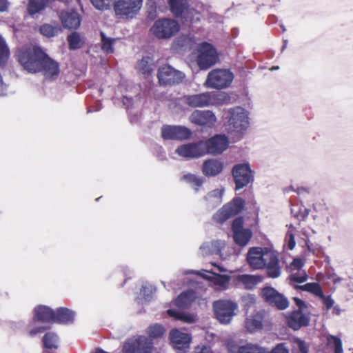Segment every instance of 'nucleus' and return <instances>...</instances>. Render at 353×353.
I'll return each mask as SVG.
<instances>
[{"instance_id": "obj_1", "label": "nucleus", "mask_w": 353, "mask_h": 353, "mask_svg": "<svg viewBox=\"0 0 353 353\" xmlns=\"http://www.w3.org/2000/svg\"><path fill=\"white\" fill-rule=\"evenodd\" d=\"M18 61L30 73H42L46 79H54L59 74V64L38 46L23 47L18 54Z\"/></svg>"}, {"instance_id": "obj_2", "label": "nucleus", "mask_w": 353, "mask_h": 353, "mask_svg": "<svg viewBox=\"0 0 353 353\" xmlns=\"http://www.w3.org/2000/svg\"><path fill=\"white\" fill-rule=\"evenodd\" d=\"M250 125L248 112L241 107H235L228 110L225 129L234 141L242 138Z\"/></svg>"}, {"instance_id": "obj_3", "label": "nucleus", "mask_w": 353, "mask_h": 353, "mask_svg": "<svg viewBox=\"0 0 353 353\" xmlns=\"http://www.w3.org/2000/svg\"><path fill=\"white\" fill-rule=\"evenodd\" d=\"M278 252L267 247H252L247 253L249 265H279Z\"/></svg>"}, {"instance_id": "obj_4", "label": "nucleus", "mask_w": 353, "mask_h": 353, "mask_svg": "<svg viewBox=\"0 0 353 353\" xmlns=\"http://www.w3.org/2000/svg\"><path fill=\"white\" fill-rule=\"evenodd\" d=\"M221 94L214 92L185 95L179 101L192 108H203L210 105H219L222 103L223 98Z\"/></svg>"}, {"instance_id": "obj_5", "label": "nucleus", "mask_w": 353, "mask_h": 353, "mask_svg": "<svg viewBox=\"0 0 353 353\" xmlns=\"http://www.w3.org/2000/svg\"><path fill=\"white\" fill-rule=\"evenodd\" d=\"M294 303L298 309L292 311L286 318L288 325L294 330L308 325L310 320L307 305L303 300L294 297Z\"/></svg>"}, {"instance_id": "obj_6", "label": "nucleus", "mask_w": 353, "mask_h": 353, "mask_svg": "<svg viewBox=\"0 0 353 353\" xmlns=\"http://www.w3.org/2000/svg\"><path fill=\"white\" fill-rule=\"evenodd\" d=\"M234 79V74L229 70L214 69L210 71L205 81V86L221 90L228 88Z\"/></svg>"}, {"instance_id": "obj_7", "label": "nucleus", "mask_w": 353, "mask_h": 353, "mask_svg": "<svg viewBox=\"0 0 353 353\" xmlns=\"http://www.w3.org/2000/svg\"><path fill=\"white\" fill-rule=\"evenodd\" d=\"M212 305L216 319L223 324H228L231 321L238 308L235 302L226 299L214 301Z\"/></svg>"}, {"instance_id": "obj_8", "label": "nucleus", "mask_w": 353, "mask_h": 353, "mask_svg": "<svg viewBox=\"0 0 353 353\" xmlns=\"http://www.w3.org/2000/svg\"><path fill=\"white\" fill-rule=\"evenodd\" d=\"M219 61L214 47L208 43H202L198 48L196 63L201 70H207Z\"/></svg>"}, {"instance_id": "obj_9", "label": "nucleus", "mask_w": 353, "mask_h": 353, "mask_svg": "<svg viewBox=\"0 0 353 353\" xmlns=\"http://www.w3.org/2000/svg\"><path fill=\"white\" fill-rule=\"evenodd\" d=\"M261 296L266 303L279 310H285L289 306L288 299L272 287L263 288L261 291Z\"/></svg>"}, {"instance_id": "obj_10", "label": "nucleus", "mask_w": 353, "mask_h": 353, "mask_svg": "<svg viewBox=\"0 0 353 353\" xmlns=\"http://www.w3.org/2000/svg\"><path fill=\"white\" fill-rule=\"evenodd\" d=\"M179 30V23L173 19H162L155 21L151 28L152 33L159 39L172 37Z\"/></svg>"}, {"instance_id": "obj_11", "label": "nucleus", "mask_w": 353, "mask_h": 353, "mask_svg": "<svg viewBox=\"0 0 353 353\" xmlns=\"http://www.w3.org/2000/svg\"><path fill=\"white\" fill-rule=\"evenodd\" d=\"M232 174L236 184V190L247 186L254 180L253 172L248 163L235 165L232 170Z\"/></svg>"}, {"instance_id": "obj_12", "label": "nucleus", "mask_w": 353, "mask_h": 353, "mask_svg": "<svg viewBox=\"0 0 353 353\" xmlns=\"http://www.w3.org/2000/svg\"><path fill=\"white\" fill-rule=\"evenodd\" d=\"M245 201L241 198H236L225 205L213 216L215 221L222 223L232 216L239 213L244 207Z\"/></svg>"}, {"instance_id": "obj_13", "label": "nucleus", "mask_w": 353, "mask_h": 353, "mask_svg": "<svg viewBox=\"0 0 353 353\" xmlns=\"http://www.w3.org/2000/svg\"><path fill=\"white\" fill-rule=\"evenodd\" d=\"M157 77L161 85H171L179 84L183 80L185 74L169 65L159 68Z\"/></svg>"}, {"instance_id": "obj_14", "label": "nucleus", "mask_w": 353, "mask_h": 353, "mask_svg": "<svg viewBox=\"0 0 353 353\" xmlns=\"http://www.w3.org/2000/svg\"><path fill=\"white\" fill-rule=\"evenodd\" d=\"M270 323L269 314L265 310H261L246 318L245 327L249 332L253 333L270 325Z\"/></svg>"}, {"instance_id": "obj_15", "label": "nucleus", "mask_w": 353, "mask_h": 353, "mask_svg": "<svg viewBox=\"0 0 353 353\" xmlns=\"http://www.w3.org/2000/svg\"><path fill=\"white\" fill-rule=\"evenodd\" d=\"M201 143L204 145V155L221 154L228 147V139L225 134H217Z\"/></svg>"}, {"instance_id": "obj_16", "label": "nucleus", "mask_w": 353, "mask_h": 353, "mask_svg": "<svg viewBox=\"0 0 353 353\" xmlns=\"http://www.w3.org/2000/svg\"><path fill=\"white\" fill-rule=\"evenodd\" d=\"M243 219L238 217L233 221L232 229L234 240L239 246L246 245L252 237V232L250 229L243 228Z\"/></svg>"}, {"instance_id": "obj_17", "label": "nucleus", "mask_w": 353, "mask_h": 353, "mask_svg": "<svg viewBox=\"0 0 353 353\" xmlns=\"http://www.w3.org/2000/svg\"><path fill=\"white\" fill-rule=\"evenodd\" d=\"M142 2L143 0H117L114 4L115 14L119 17L136 14L141 9Z\"/></svg>"}, {"instance_id": "obj_18", "label": "nucleus", "mask_w": 353, "mask_h": 353, "mask_svg": "<svg viewBox=\"0 0 353 353\" xmlns=\"http://www.w3.org/2000/svg\"><path fill=\"white\" fill-rule=\"evenodd\" d=\"M191 134L190 129L181 125H163L161 128L164 139L184 140L188 139Z\"/></svg>"}, {"instance_id": "obj_19", "label": "nucleus", "mask_w": 353, "mask_h": 353, "mask_svg": "<svg viewBox=\"0 0 353 353\" xmlns=\"http://www.w3.org/2000/svg\"><path fill=\"white\" fill-rule=\"evenodd\" d=\"M152 343L146 336H139L124 347V353H151Z\"/></svg>"}, {"instance_id": "obj_20", "label": "nucleus", "mask_w": 353, "mask_h": 353, "mask_svg": "<svg viewBox=\"0 0 353 353\" xmlns=\"http://www.w3.org/2000/svg\"><path fill=\"white\" fill-rule=\"evenodd\" d=\"M169 338L172 347L183 352L189 349L192 340L189 334L183 333L177 329H173L170 331Z\"/></svg>"}, {"instance_id": "obj_21", "label": "nucleus", "mask_w": 353, "mask_h": 353, "mask_svg": "<svg viewBox=\"0 0 353 353\" xmlns=\"http://www.w3.org/2000/svg\"><path fill=\"white\" fill-rule=\"evenodd\" d=\"M190 120L196 125L212 128L216 122V117L210 110H195L191 114Z\"/></svg>"}, {"instance_id": "obj_22", "label": "nucleus", "mask_w": 353, "mask_h": 353, "mask_svg": "<svg viewBox=\"0 0 353 353\" xmlns=\"http://www.w3.org/2000/svg\"><path fill=\"white\" fill-rule=\"evenodd\" d=\"M203 144L201 141L194 143L184 144L179 146L176 153L185 159L198 158L204 155Z\"/></svg>"}, {"instance_id": "obj_23", "label": "nucleus", "mask_w": 353, "mask_h": 353, "mask_svg": "<svg viewBox=\"0 0 353 353\" xmlns=\"http://www.w3.org/2000/svg\"><path fill=\"white\" fill-rule=\"evenodd\" d=\"M225 246V243L223 241L205 242L200 246L199 252L203 256L218 255L220 259H225L227 256L222 253Z\"/></svg>"}, {"instance_id": "obj_24", "label": "nucleus", "mask_w": 353, "mask_h": 353, "mask_svg": "<svg viewBox=\"0 0 353 353\" xmlns=\"http://www.w3.org/2000/svg\"><path fill=\"white\" fill-rule=\"evenodd\" d=\"M54 310L46 305H38L34 309V320L45 323H54Z\"/></svg>"}, {"instance_id": "obj_25", "label": "nucleus", "mask_w": 353, "mask_h": 353, "mask_svg": "<svg viewBox=\"0 0 353 353\" xmlns=\"http://www.w3.org/2000/svg\"><path fill=\"white\" fill-rule=\"evenodd\" d=\"M60 19L63 26L68 29H77L81 24V19L79 14L74 11H62Z\"/></svg>"}, {"instance_id": "obj_26", "label": "nucleus", "mask_w": 353, "mask_h": 353, "mask_svg": "<svg viewBox=\"0 0 353 353\" xmlns=\"http://www.w3.org/2000/svg\"><path fill=\"white\" fill-rule=\"evenodd\" d=\"M223 164L216 159H209L203 162L202 172L207 176H213L221 172Z\"/></svg>"}, {"instance_id": "obj_27", "label": "nucleus", "mask_w": 353, "mask_h": 353, "mask_svg": "<svg viewBox=\"0 0 353 353\" xmlns=\"http://www.w3.org/2000/svg\"><path fill=\"white\" fill-rule=\"evenodd\" d=\"M195 299V292L193 290H186L178 295L174 301V305L179 309H187Z\"/></svg>"}, {"instance_id": "obj_28", "label": "nucleus", "mask_w": 353, "mask_h": 353, "mask_svg": "<svg viewBox=\"0 0 353 353\" xmlns=\"http://www.w3.org/2000/svg\"><path fill=\"white\" fill-rule=\"evenodd\" d=\"M75 313L66 307H59L54 310V323L59 324H69L74 321Z\"/></svg>"}, {"instance_id": "obj_29", "label": "nucleus", "mask_w": 353, "mask_h": 353, "mask_svg": "<svg viewBox=\"0 0 353 353\" xmlns=\"http://www.w3.org/2000/svg\"><path fill=\"white\" fill-rule=\"evenodd\" d=\"M287 271L290 272L288 279L290 281L301 283L306 281L308 276L303 266H285Z\"/></svg>"}, {"instance_id": "obj_30", "label": "nucleus", "mask_w": 353, "mask_h": 353, "mask_svg": "<svg viewBox=\"0 0 353 353\" xmlns=\"http://www.w3.org/2000/svg\"><path fill=\"white\" fill-rule=\"evenodd\" d=\"M236 279L244 285L245 289L253 290L258 283L263 281L264 276L261 275L240 274L237 276Z\"/></svg>"}, {"instance_id": "obj_31", "label": "nucleus", "mask_w": 353, "mask_h": 353, "mask_svg": "<svg viewBox=\"0 0 353 353\" xmlns=\"http://www.w3.org/2000/svg\"><path fill=\"white\" fill-rule=\"evenodd\" d=\"M154 61L150 56H144L138 61L136 68L139 73L149 76L153 71Z\"/></svg>"}, {"instance_id": "obj_32", "label": "nucleus", "mask_w": 353, "mask_h": 353, "mask_svg": "<svg viewBox=\"0 0 353 353\" xmlns=\"http://www.w3.org/2000/svg\"><path fill=\"white\" fill-rule=\"evenodd\" d=\"M170 11L179 17L188 8L189 0H168Z\"/></svg>"}, {"instance_id": "obj_33", "label": "nucleus", "mask_w": 353, "mask_h": 353, "mask_svg": "<svg viewBox=\"0 0 353 353\" xmlns=\"http://www.w3.org/2000/svg\"><path fill=\"white\" fill-rule=\"evenodd\" d=\"M205 278L211 281L214 285L217 286L220 290L227 289L230 281V276L221 275L215 273H211Z\"/></svg>"}, {"instance_id": "obj_34", "label": "nucleus", "mask_w": 353, "mask_h": 353, "mask_svg": "<svg viewBox=\"0 0 353 353\" xmlns=\"http://www.w3.org/2000/svg\"><path fill=\"white\" fill-rule=\"evenodd\" d=\"M43 347L46 349H57L59 347V337L52 332H47L42 339Z\"/></svg>"}, {"instance_id": "obj_35", "label": "nucleus", "mask_w": 353, "mask_h": 353, "mask_svg": "<svg viewBox=\"0 0 353 353\" xmlns=\"http://www.w3.org/2000/svg\"><path fill=\"white\" fill-rule=\"evenodd\" d=\"M168 315L176 320L181 321L184 323H192L194 322L195 318L193 314L181 312L176 310L169 309L166 311Z\"/></svg>"}, {"instance_id": "obj_36", "label": "nucleus", "mask_w": 353, "mask_h": 353, "mask_svg": "<svg viewBox=\"0 0 353 353\" xmlns=\"http://www.w3.org/2000/svg\"><path fill=\"white\" fill-rule=\"evenodd\" d=\"M69 48L70 50H77L81 48L84 43L85 39L79 32H74L68 36L67 38Z\"/></svg>"}, {"instance_id": "obj_37", "label": "nucleus", "mask_w": 353, "mask_h": 353, "mask_svg": "<svg viewBox=\"0 0 353 353\" xmlns=\"http://www.w3.org/2000/svg\"><path fill=\"white\" fill-rule=\"evenodd\" d=\"M223 192V189L214 190L205 196V199L212 206H216L222 202Z\"/></svg>"}, {"instance_id": "obj_38", "label": "nucleus", "mask_w": 353, "mask_h": 353, "mask_svg": "<svg viewBox=\"0 0 353 353\" xmlns=\"http://www.w3.org/2000/svg\"><path fill=\"white\" fill-rule=\"evenodd\" d=\"M164 333V327L159 323L150 325L146 330V334L152 339L161 338L163 336Z\"/></svg>"}, {"instance_id": "obj_39", "label": "nucleus", "mask_w": 353, "mask_h": 353, "mask_svg": "<svg viewBox=\"0 0 353 353\" xmlns=\"http://www.w3.org/2000/svg\"><path fill=\"white\" fill-rule=\"evenodd\" d=\"M48 0H30L28 4V12L30 14L33 15L43 10Z\"/></svg>"}, {"instance_id": "obj_40", "label": "nucleus", "mask_w": 353, "mask_h": 353, "mask_svg": "<svg viewBox=\"0 0 353 353\" xmlns=\"http://www.w3.org/2000/svg\"><path fill=\"white\" fill-rule=\"evenodd\" d=\"M101 37L102 50L106 54L113 53V46L116 41V39L106 37L103 32H101Z\"/></svg>"}, {"instance_id": "obj_41", "label": "nucleus", "mask_w": 353, "mask_h": 353, "mask_svg": "<svg viewBox=\"0 0 353 353\" xmlns=\"http://www.w3.org/2000/svg\"><path fill=\"white\" fill-rule=\"evenodd\" d=\"M182 180L190 184L196 191L198 190V188L202 185L204 181L203 178L192 174H184Z\"/></svg>"}, {"instance_id": "obj_42", "label": "nucleus", "mask_w": 353, "mask_h": 353, "mask_svg": "<svg viewBox=\"0 0 353 353\" xmlns=\"http://www.w3.org/2000/svg\"><path fill=\"white\" fill-rule=\"evenodd\" d=\"M297 288L302 290L309 292L318 297L323 296V292L320 284L318 283H307L303 285L298 286Z\"/></svg>"}, {"instance_id": "obj_43", "label": "nucleus", "mask_w": 353, "mask_h": 353, "mask_svg": "<svg viewBox=\"0 0 353 353\" xmlns=\"http://www.w3.org/2000/svg\"><path fill=\"white\" fill-rule=\"evenodd\" d=\"M327 345L333 349L334 353H343L342 341L339 337L333 335L327 336Z\"/></svg>"}, {"instance_id": "obj_44", "label": "nucleus", "mask_w": 353, "mask_h": 353, "mask_svg": "<svg viewBox=\"0 0 353 353\" xmlns=\"http://www.w3.org/2000/svg\"><path fill=\"white\" fill-rule=\"evenodd\" d=\"M291 213L299 221L304 220L308 215L309 211L303 206L293 205L291 208Z\"/></svg>"}, {"instance_id": "obj_45", "label": "nucleus", "mask_w": 353, "mask_h": 353, "mask_svg": "<svg viewBox=\"0 0 353 353\" xmlns=\"http://www.w3.org/2000/svg\"><path fill=\"white\" fill-rule=\"evenodd\" d=\"M10 51L4 39L0 35V65L4 66L9 58Z\"/></svg>"}, {"instance_id": "obj_46", "label": "nucleus", "mask_w": 353, "mask_h": 353, "mask_svg": "<svg viewBox=\"0 0 353 353\" xmlns=\"http://www.w3.org/2000/svg\"><path fill=\"white\" fill-rule=\"evenodd\" d=\"M40 32L47 37H52L58 34L60 28L58 26H52L50 24H43L40 27Z\"/></svg>"}, {"instance_id": "obj_47", "label": "nucleus", "mask_w": 353, "mask_h": 353, "mask_svg": "<svg viewBox=\"0 0 353 353\" xmlns=\"http://www.w3.org/2000/svg\"><path fill=\"white\" fill-rule=\"evenodd\" d=\"M240 353H267L265 348H263L257 345L248 343L245 345L241 346Z\"/></svg>"}, {"instance_id": "obj_48", "label": "nucleus", "mask_w": 353, "mask_h": 353, "mask_svg": "<svg viewBox=\"0 0 353 353\" xmlns=\"http://www.w3.org/2000/svg\"><path fill=\"white\" fill-rule=\"evenodd\" d=\"M93 6L99 10H109L115 0H90Z\"/></svg>"}, {"instance_id": "obj_49", "label": "nucleus", "mask_w": 353, "mask_h": 353, "mask_svg": "<svg viewBox=\"0 0 353 353\" xmlns=\"http://www.w3.org/2000/svg\"><path fill=\"white\" fill-rule=\"evenodd\" d=\"M254 269L266 268V274L268 277L277 278L281 274V266H253Z\"/></svg>"}, {"instance_id": "obj_50", "label": "nucleus", "mask_w": 353, "mask_h": 353, "mask_svg": "<svg viewBox=\"0 0 353 353\" xmlns=\"http://www.w3.org/2000/svg\"><path fill=\"white\" fill-rule=\"evenodd\" d=\"M241 303L243 308L248 310L256 304V297L254 294H246L241 298Z\"/></svg>"}, {"instance_id": "obj_51", "label": "nucleus", "mask_w": 353, "mask_h": 353, "mask_svg": "<svg viewBox=\"0 0 353 353\" xmlns=\"http://www.w3.org/2000/svg\"><path fill=\"white\" fill-rule=\"evenodd\" d=\"M294 230L295 228L292 225H290V230L288 231L285 237V241L287 243L288 248L291 250L294 249L296 245L294 240Z\"/></svg>"}, {"instance_id": "obj_52", "label": "nucleus", "mask_w": 353, "mask_h": 353, "mask_svg": "<svg viewBox=\"0 0 353 353\" xmlns=\"http://www.w3.org/2000/svg\"><path fill=\"white\" fill-rule=\"evenodd\" d=\"M270 353H290L288 347L285 343H281L277 344Z\"/></svg>"}, {"instance_id": "obj_53", "label": "nucleus", "mask_w": 353, "mask_h": 353, "mask_svg": "<svg viewBox=\"0 0 353 353\" xmlns=\"http://www.w3.org/2000/svg\"><path fill=\"white\" fill-rule=\"evenodd\" d=\"M191 39L188 37H181L179 38L176 41L175 44L186 49L190 43Z\"/></svg>"}, {"instance_id": "obj_54", "label": "nucleus", "mask_w": 353, "mask_h": 353, "mask_svg": "<svg viewBox=\"0 0 353 353\" xmlns=\"http://www.w3.org/2000/svg\"><path fill=\"white\" fill-rule=\"evenodd\" d=\"M227 349L228 353H240L241 346H239L233 341H230L227 343Z\"/></svg>"}, {"instance_id": "obj_55", "label": "nucleus", "mask_w": 353, "mask_h": 353, "mask_svg": "<svg viewBox=\"0 0 353 353\" xmlns=\"http://www.w3.org/2000/svg\"><path fill=\"white\" fill-rule=\"evenodd\" d=\"M323 301V303L326 307V310H329L334 305V301L330 296H325L323 293V296H320Z\"/></svg>"}, {"instance_id": "obj_56", "label": "nucleus", "mask_w": 353, "mask_h": 353, "mask_svg": "<svg viewBox=\"0 0 353 353\" xmlns=\"http://www.w3.org/2000/svg\"><path fill=\"white\" fill-rule=\"evenodd\" d=\"M295 343L298 345V348L300 353H308V346L305 341L299 339H296Z\"/></svg>"}, {"instance_id": "obj_57", "label": "nucleus", "mask_w": 353, "mask_h": 353, "mask_svg": "<svg viewBox=\"0 0 353 353\" xmlns=\"http://www.w3.org/2000/svg\"><path fill=\"white\" fill-rule=\"evenodd\" d=\"M153 289L152 286L143 285L141 292L144 296H149L152 294Z\"/></svg>"}, {"instance_id": "obj_58", "label": "nucleus", "mask_w": 353, "mask_h": 353, "mask_svg": "<svg viewBox=\"0 0 353 353\" xmlns=\"http://www.w3.org/2000/svg\"><path fill=\"white\" fill-rule=\"evenodd\" d=\"M48 327L44 326H39L32 329L30 331V335L32 336L37 335V334L43 332Z\"/></svg>"}, {"instance_id": "obj_59", "label": "nucleus", "mask_w": 353, "mask_h": 353, "mask_svg": "<svg viewBox=\"0 0 353 353\" xmlns=\"http://www.w3.org/2000/svg\"><path fill=\"white\" fill-rule=\"evenodd\" d=\"M9 6L8 0H0V12H5L7 10Z\"/></svg>"}, {"instance_id": "obj_60", "label": "nucleus", "mask_w": 353, "mask_h": 353, "mask_svg": "<svg viewBox=\"0 0 353 353\" xmlns=\"http://www.w3.org/2000/svg\"><path fill=\"white\" fill-rule=\"evenodd\" d=\"M196 353H213L210 348L209 347H207V346H203L200 350L199 352H197Z\"/></svg>"}, {"instance_id": "obj_61", "label": "nucleus", "mask_w": 353, "mask_h": 353, "mask_svg": "<svg viewBox=\"0 0 353 353\" xmlns=\"http://www.w3.org/2000/svg\"><path fill=\"white\" fill-rule=\"evenodd\" d=\"M130 101H131L130 98H128L126 97H123V105H127V103H130Z\"/></svg>"}, {"instance_id": "obj_62", "label": "nucleus", "mask_w": 353, "mask_h": 353, "mask_svg": "<svg viewBox=\"0 0 353 353\" xmlns=\"http://www.w3.org/2000/svg\"><path fill=\"white\" fill-rule=\"evenodd\" d=\"M216 267L218 268V270L220 271H226L227 270V269L224 268L223 266L217 265Z\"/></svg>"}, {"instance_id": "obj_63", "label": "nucleus", "mask_w": 353, "mask_h": 353, "mask_svg": "<svg viewBox=\"0 0 353 353\" xmlns=\"http://www.w3.org/2000/svg\"><path fill=\"white\" fill-rule=\"evenodd\" d=\"M290 265H299V264L296 263V260L294 259Z\"/></svg>"}, {"instance_id": "obj_64", "label": "nucleus", "mask_w": 353, "mask_h": 353, "mask_svg": "<svg viewBox=\"0 0 353 353\" xmlns=\"http://www.w3.org/2000/svg\"><path fill=\"white\" fill-rule=\"evenodd\" d=\"M325 262L329 263H330V259L328 257H326V260L325 261Z\"/></svg>"}]
</instances>
